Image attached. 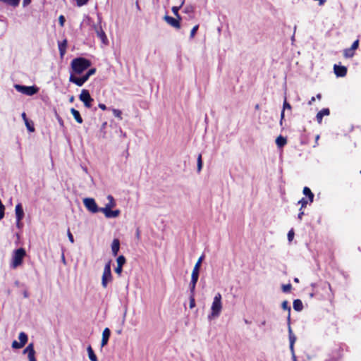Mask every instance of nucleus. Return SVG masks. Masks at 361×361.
<instances>
[{
    "label": "nucleus",
    "instance_id": "nucleus-38",
    "mask_svg": "<svg viewBox=\"0 0 361 361\" xmlns=\"http://www.w3.org/2000/svg\"><path fill=\"white\" fill-rule=\"evenodd\" d=\"M24 345H22L20 342H18L16 341H13L12 342V348L15 349H20L23 348Z\"/></svg>",
    "mask_w": 361,
    "mask_h": 361
},
{
    "label": "nucleus",
    "instance_id": "nucleus-12",
    "mask_svg": "<svg viewBox=\"0 0 361 361\" xmlns=\"http://www.w3.org/2000/svg\"><path fill=\"white\" fill-rule=\"evenodd\" d=\"M164 19L165 21L173 27L179 29L180 27V20L178 18H174L173 17L165 16Z\"/></svg>",
    "mask_w": 361,
    "mask_h": 361
},
{
    "label": "nucleus",
    "instance_id": "nucleus-31",
    "mask_svg": "<svg viewBox=\"0 0 361 361\" xmlns=\"http://www.w3.org/2000/svg\"><path fill=\"white\" fill-rule=\"evenodd\" d=\"M197 172H200L201 170H202V155L201 154H199L198 157H197Z\"/></svg>",
    "mask_w": 361,
    "mask_h": 361
},
{
    "label": "nucleus",
    "instance_id": "nucleus-20",
    "mask_svg": "<svg viewBox=\"0 0 361 361\" xmlns=\"http://www.w3.org/2000/svg\"><path fill=\"white\" fill-rule=\"evenodd\" d=\"M71 112L72 114V115L73 116L74 118L75 119V121L78 123H82V118L80 114V112L75 109L74 108H72L71 109Z\"/></svg>",
    "mask_w": 361,
    "mask_h": 361
},
{
    "label": "nucleus",
    "instance_id": "nucleus-15",
    "mask_svg": "<svg viewBox=\"0 0 361 361\" xmlns=\"http://www.w3.org/2000/svg\"><path fill=\"white\" fill-rule=\"evenodd\" d=\"M16 220L23 219L24 218V211L20 203H18L15 208Z\"/></svg>",
    "mask_w": 361,
    "mask_h": 361
},
{
    "label": "nucleus",
    "instance_id": "nucleus-28",
    "mask_svg": "<svg viewBox=\"0 0 361 361\" xmlns=\"http://www.w3.org/2000/svg\"><path fill=\"white\" fill-rule=\"evenodd\" d=\"M19 342L25 345L27 341V336L24 332H20L18 336Z\"/></svg>",
    "mask_w": 361,
    "mask_h": 361
},
{
    "label": "nucleus",
    "instance_id": "nucleus-53",
    "mask_svg": "<svg viewBox=\"0 0 361 361\" xmlns=\"http://www.w3.org/2000/svg\"><path fill=\"white\" fill-rule=\"evenodd\" d=\"M99 107L102 110H104H104H106V109H107V108H106V105H105V104H99Z\"/></svg>",
    "mask_w": 361,
    "mask_h": 361
},
{
    "label": "nucleus",
    "instance_id": "nucleus-11",
    "mask_svg": "<svg viewBox=\"0 0 361 361\" xmlns=\"http://www.w3.org/2000/svg\"><path fill=\"white\" fill-rule=\"evenodd\" d=\"M87 80V79L85 75H83L81 78H78L71 74L69 78L70 82L75 83L76 85L79 87H81Z\"/></svg>",
    "mask_w": 361,
    "mask_h": 361
},
{
    "label": "nucleus",
    "instance_id": "nucleus-9",
    "mask_svg": "<svg viewBox=\"0 0 361 361\" xmlns=\"http://www.w3.org/2000/svg\"><path fill=\"white\" fill-rule=\"evenodd\" d=\"M100 212L103 213L107 219L116 218L121 214L119 209L112 210L111 209L107 208H100Z\"/></svg>",
    "mask_w": 361,
    "mask_h": 361
},
{
    "label": "nucleus",
    "instance_id": "nucleus-22",
    "mask_svg": "<svg viewBox=\"0 0 361 361\" xmlns=\"http://www.w3.org/2000/svg\"><path fill=\"white\" fill-rule=\"evenodd\" d=\"M66 46H67V40L66 39H64L62 42L59 43V49L61 57H63V55L65 54Z\"/></svg>",
    "mask_w": 361,
    "mask_h": 361
},
{
    "label": "nucleus",
    "instance_id": "nucleus-56",
    "mask_svg": "<svg viewBox=\"0 0 361 361\" xmlns=\"http://www.w3.org/2000/svg\"><path fill=\"white\" fill-rule=\"evenodd\" d=\"M136 237L137 239H140V230L137 229L136 231Z\"/></svg>",
    "mask_w": 361,
    "mask_h": 361
},
{
    "label": "nucleus",
    "instance_id": "nucleus-1",
    "mask_svg": "<svg viewBox=\"0 0 361 361\" xmlns=\"http://www.w3.org/2000/svg\"><path fill=\"white\" fill-rule=\"evenodd\" d=\"M222 309V296L220 293H217L213 298V301L211 305V312L208 315V319L212 320L219 317Z\"/></svg>",
    "mask_w": 361,
    "mask_h": 361
},
{
    "label": "nucleus",
    "instance_id": "nucleus-59",
    "mask_svg": "<svg viewBox=\"0 0 361 361\" xmlns=\"http://www.w3.org/2000/svg\"><path fill=\"white\" fill-rule=\"evenodd\" d=\"M292 357H293V361H297V360H296V356H295V353H293V354H292Z\"/></svg>",
    "mask_w": 361,
    "mask_h": 361
},
{
    "label": "nucleus",
    "instance_id": "nucleus-54",
    "mask_svg": "<svg viewBox=\"0 0 361 361\" xmlns=\"http://www.w3.org/2000/svg\"><path fill=\"white\" fill-rule=\"evenodd\" d=\"M300 213L298 215V218L301 220L302 218V216L304 215V212L302 210H300Z\"/></svg>",
    "mask_w": 361,
    "mask_h": 361
},
{
    "label": "nucleus",
    "instance_id": "nucleus-3",
    "mask_svg": "<svg viewBox=\"0 0 361 361\" xmlns=\"http://www.w3.org/2000/svg\"><path fill=\"white\" fill-rule=\"evenodd\" d=\"M97 23L92 25V28L94 30L97 36L100 39L104 44H108V39L102 27V16L99 13L97 14Z\"/></svg>",
    "mask_w": 361,
    "mask_h": 361
},
{
    "label": "nucleus",
    "instance_id": "nucleus-51",
    "mask_svg": "<svg viewBox=\"0 0 361 361\" xmlns=\"http://www.w3.org/2000/svg\"><path fill=\"white\" fill-rule=\"evenodd\" d=\"M334 73L336 74V75L337 77H338V65L335 64L334 66Z\"/></svg>",
    "mask_w": 361,
    "mask_h": 361
},
{
    "label": "nucleus",
    "instance_id": "nucleus-40",
    "mask_svg": "<svg viewBox=\"0 0 361 361\" xmlns=\"http://www.w3.org/2000/svg\"><path fill=\"white\" fill-rule=\"evenodd\" d=\"M95 72H96V69H95V68H91V69H90V70L87 72V73H86L85 75H85V76L87 78V79L88 80V79H89V78H90L91 75H94V74L95 73Z\"/></svg>",
    "mask_w": 361,
    "mask_h": 361
},
{
    "label": "nucleus",
    "instance_id": "nucleus-64",
    "mask_svg": "<svg viewBox=\"0 0 361 361\" xmlns=\"http://www.w3.org/2000/svg\"><path fill=\"white\" fill-rule=\"evenodd\" d=\"M261 324L262 326H264L266 324V321L264 320V321L262 322Z\"/></svg>",
    "mask_w": 361,
    "mask_h": 361
},
{
    "label": "nucleus",
    "instance_id": "nucleus-33",
    "mask_svg": "<svg viewBox=\"0 0 361 361\" xmlns=\"http://www.w3.org/2000/svg\"><path fill=\"white\" fill-rule=\"evenodd\" d=\"M112 113L114 116H116V118H119L120 120L122 119V111L121 110L112 109Z\"/></svg>",
    "mask_w": 361,
    "mask_h": 361
},
{
    "label": "nucleus",
    "instance_id": "nucleus-29",
    "mask_svg": "<svg viewBox=\"0 0 361 361\" xmlns=\"http://www.w3.org/2000/svg\"><path fill=\"white\" fill-rule=\"evenodd\" d=\"M355 51L351 47L344 49L343 55L345 58H351L354 56Z\"/></svg>",
    "mask_w": 361,
    "mask_h": 361
},
{
    "label": "nucleus",
    "instance_id": "nucleus-60",
    "mask_svg": "<svg viewBox=\"0 0 361 361\" xmlns=\"http://www.w3.org/2000/svg\"><path fill=\"white\" fill-rule=\"evenodd\" d=\"M70 102H73L74 101V97L71 96L69 99Z\"/></svg>",
    "mask_w": 361,
    "mask_h": 361
},
{
    "label": "nucleus",
    "instance_id": "nucleus-2",
    "mask_svg": "<svg viewBox=\"0 0 361 361\" xmlns=\"http://www.w3.org/2000/svg\"><path fill=\"white\" fill-rule=\"evenodd\" d=\"M91 66L89 60L84 58H76L71 61L73 71L78 75L81 74L85 70Z\"/></svg>",
    "mask_w": 361,
    "mask_h": 361
},
{
    "label": "nucleus",
    "instance_id": "nucleus-42",
    "mask_svg": "<svg viewBox=\"0 0 361 361\" xmlns=\"http://www.w3.org/2000/svg\"><path fill=\"white\" fill-rule=\"evenodd\" d=\"M195 298H194V295H190V308H193L195 307Z\"/></svg>",
    "mask_w": 361,
    "mask_h": 361
},
{
    "label": "nucleus",
    "instance_id": "nucleus-16",
    "mask_svg": "<svg viewBox=\"0 0 361 361\" xmlns=\"http://www.w3.org/2000/svg\"><path fill=\"white\" fill-rule=\"evenodd\" d=\"M120 248V242L118 239H114L111 244V250L114 256H116Z\"/></svg>",
    "mask_w": 361,
    "mask_h": 361
},
{
    "label": "nucleus",
    "instance_id": "nucleus-47",
    "mask_svg": "<svg viewBox=\"0 0 361 361\" xmlns=\"http://www.w3.org/2000/svg\"><path fill=\"white\" fill-rule=\"evenodd\" d=\"M291 288V285L290 284H287V285H283V287H282V289H283V292H288L290 290Z\"/></svg>",
    "mask_w": 361,
    "mask_h": 361
},
{
    "label": "nucleus",
    "instance_id": "nucleus-6",
    "mask_svg": "<svg viewBox=\"0 0 361 361\" xmlns=\"http://www.w3.org/2000/svg\"><path fill=\"white\" fill-rule=\"evenodd\" d=\"M83 204L86 209L92 212V213H97L98 212H100V207H98L95 200L93 198L91 197H86L83 199Z\"/></svg>",
    "mask_w": 361,
    "mask_h": 361
},
{
    "label": "nucleus",
    "instance_id": "nucleus-41",
    "mask_svg": "<svg viewBox=\"0 0 361 361\" xmlns=\"http://www.w3.org/2000/svg\"><path fill=\"white\" fill-rule=\"evenodd\" d=\"M198 27H199V25H197L193 27V28L190 31V38H193L198 30Z\"/></svg>",
    "mask_w": 361,
    "mask_h": 361
},
{
    "label": "nucleus",
    "instance_id": "nucleus-50",
    "mask_svg": "<svg viewBox=\"0 0 361 361\" xmlns=\"http://www.w3.org/2000/svg\"><path fill=\"white\" fill-rule=\"evenodd\" d=\"M68 237L71 243H74V239L72 233L70 232V231H68Z\"/></svg>",
    "mask_w": 361,
    "mask_h": 361
},
{
    "label": "nucleus",
    "instance_id": "nucleus-34",
    "mask_svg": "<svg viewBox=\"0 0 361 361\" xmlns=\"http://www.w3.org/2000/svg\"><path fill=\"white\" fill-rule=\"evenodd\" d=\"M199 278V271L192 270L191 274V281L197 282Z\"/></svg>",
    "mask_w": 361,
    "mask_h": 361
},
{
    "label": "nucleus",
    "instance_id": "nucleus-25",
    "mask_svg": "<svg viewBox=\"0 0 361 361\" xmlns=\"http://www.w3.org/2000/svg\"><path fill=\"white\" fill-rule=\"evenodd\" d=\"M89 358L91 361H98L97 356L95 355L92 347L89 345L87 348Z\"/></svg>",
    "mask_w": 361,
    "mask_h": 361
},
{
    "label": "nucleus",
    "instance_id": "nucleus-55",
    "mask_svg": "<svg viewBox=\"0 0 361 361\" xmlns=\"http://www.w3.org/2000/svg\"><path fill=\"white\" fill-rule=\"evenodd\" d=\"M107 125L106 122H104L102 125L101 130H104L106 128V126Z\"/></svg>",
    "mask_w": 361,
    "mask_h": 361
},
{
    "label": "nucleus",
    "instance_id": "nucleus-61",
    "mask_svg": "<svg viewBox=\"0 0 361 361\" xmlns=\"http://www.w3.org/2000/svg\"><path fill=\"white\" fill-rule=\"evenodd\" d=\"M136 8L140 10V6H139V4H138V1H136Z\"/></svg>",
    "mask_w": 361,
    "mask_h": 361
},
{
    "label": "nucleus",
    "instance_id": "nucleus-18",
    "mask_svg": "<svg viewBox=\"0 0 361 361\" xmlns=\"http://www.w3.org/2000/svg\"><path fill=\"white\" fill-rule=\"evenodd\" d=\"M329 114V109H323L320 111H319L317 114V121L319 123H321L322 121V118L324 116H328Z\"/></svg>",
    "mask_w": 361,
    "mask_h": 361
},
{
    "label": "nucleus",
    "instance_id": "nucleus-58",
    "mask_svg": "<svg viewBox=\"0 0 361 361\" xmlns=\"http://www.w3.org/2000/svg\"><path fill=\"white\" fill-rule=\"evenodd\" d=\"M314 97H312L310 99V101L309 102V104H311L313 102H314Z\"/></svg>",
    "mask_w": 361,
    "mask_h": 361
},
{
    "label": "nucleus",
    "instance_id": "nucleus-36",
    "mask_svg": "<svg viewBox=\"0 0 361 361\" xmlns=\"http://www.w3.org/2000/svg\"><path fill=\"white\" fill-rule=\"evenodd\" d=\"M308 202L310 201L308 200H306L305 198H302L300 200H299L298 204H301L300 210H302V208L305 207L308 204Z\"/></svg>",
    "mask_w": 361,
    "mask_h": 361
},
{
    "label": "nucleus",
    "instance_id": "nucleus-39",
    "mask_svg": "<svg viewBox=\"0 0 361 361\" xmlns=\"http://www.w3.org/2000/svg\"><path fill=\"white\" fill-rule=\"evenodd\" d=\"M196 283H197L196 281H190V293L192 295H194Z\"/></svg>",
    "mask_w": 361,
    "mask_h": 361
},
{
    "label": "nucleus",
    "instance_id": "nucleus-5",
    "mask_svg": "<svg viewBox=\"0 0 361 361\" xmlns=\"http://www.w3.org/2000/svg\"><path fill=\"white\" fill-rule=\"evenodd\" d=\"M113 280L111 270V261L109 260L104 266L103 274L102 276V286L104 288L107 287L109 283Z\"/></svg>",
    "mask_w": 361,
    "mask_h": 361
},
{
    "label": "nucleus",
    "instance_id": "nucleus-4",
    "mask_svg": "<svg viewBox=\"0 0 361 361\" xmlns=\"http://www.w3.org/2000/svg\"><path fill=\"white\" fill-rule=\"evenodd\" d=\"M26 255L24 248H18L13 252L11 262V267L16 269L18 266L21 265L23 259Z\"/></svg>",
    "mask_w": 361,
    "mask_h": 361
},
{
    "label": "nucleus",
    "instance_id": "nucleus-43",
    "mask_svg": "<svg viewBox=\"0 0 361 361\" xmlns=\"http://www.w3.org/2000/svg\"><path fill=\"white\" fill-rule=\"evenodd\" d=\"M294 231L293 229L290 230L288 233V239L290 242H291L294 238Z\"/></svg>",
    "mask_w": 361,
    "mask_h": 361
},
{
    "label": "nucleus",
    "instance_id": "nucleus-45",
    "mask_svg": "<svg viewBox=\"0 0 361 361\" xmlns=\"http://www.w3.org/2000/svg\"><path fill=\"white\" fill-rule=\"evenodd\" d=\"M359 46V40H355L353 44L351 45V49H353L354 51L356 50L358 48Z\"/></svg>",
    "mask_w": 361,
    "mask_h": 361
},
{
    "label": "nucleus",
    "instance_id": "nucleus-52",
    "mask_svg": "<svg viewBox=\"0 0 361 361\" xmlns=\"http://www.w3.org/2000/svg\"><path fill=\"white\" fill-rule=\"evenodd\" d=\"M31 3V0H23V6L25 7Z\"/></svg>",
    "mask_w": 361,
    "mask_h": 361
},
{
    "label": "nucleus",
    "instance_id": "nucleus-7",
    "mask_svg": "<svg viewBox=\"0 0 361 361\" xmlns=\"http://www.w3.org/2000/svg\"><path fill=\"white\" fill-rule=\"evenodd\" d=\"M15 88L18 92L29 96H32L38 92V88L35 86H23L16 85Z\"/></svg>",
    "mask_w": 361,
    "mask_h": 361
},
{
    "label": "nucleus",
    "instance_id": "nucleus-10",
    "mask_svg": "<svg viewBox=\"0 0 361 361\" xmlns=\"http://www.w3.org/2000/svg\"><path fill=\"white\" fill-rule=\"evenodd\" d=\"M24 354H27L28 361H37L33 343H30L23 350Z\"/></svg>",
    "mask_w": 361,
    "mask_h": 361
},
{
    "label": "nucleus",
    "instance_id": "nucleus-37",
    "mask_svg": "<svg viewBox=\"0 0 361 361\" xmlns=\"http://www.w3.org/2000/svg\"><path fill=\"white\" fill-rule=\"evenodd\" d=\"M347 73V68L344 66L340 65V77H344Z\"/></svg>",
    "mask_w": 361,
    "mask_h": 361
},
{
    "label": "nucleus",
    "instance_id": "nucleus-62",
    "mask_svg": "<svg viewBox=\"0 0 361 361\" xmlns=\"http://www.w3.org/2000/svg\"><path fill=\"white\" fill-rule=\"evenodd\" d=\"M321 97H322V96H321V94H318L317 95V98L318 99H321Z\"/></svg>",
    "mask_w": 361,
    "mask_h": 361
},
{
    "label": "nucleus",
    "instance_id": "nucleus-44",
    "mask_svg": "<svg viewBox=\"0 0 361 361\" xmlns=\"http://www.w3.org/2000/svg\"><path fill=\"white\" fill-rule=\"evenodd\" d=\"M89 0H76L77 5L78 6H82L85 5Z\"/></svg>",
    "mask_w": 361,
    "mask_h": 361
},
{
    "label": "nucleus",
    "instance_id": "nucleus-57",
    "mask_svg": "<svg viewBox=\"0 0 361 361\" xmlns=\"http://www.w3.org/2000/svg\"><path fill=\"white\" fill-rule=\"evenodd\" d=\"M22 117H23V120L25 121V119H27L25 113L23 112L22 114Z\"/></svg>",
    "mask_w": 361,
    "mask_h": 361
},
{
    "label": "nucleus",
    "instance_id": "nucleus-23",
    "mask_svg": "<svg viewBox=\"0 0 361 361\" xmlns=\"http://www.w3.org/2000/svg\"><path fill=\"white\" fill-rule=\"evenodd\" d=\"M303 308L302 302L300 300L297 299L293 301V309L295 311H301Z\"/></svg>",
    "mask_w": 361,
    "mask_h": 361
},
{
    "label": "nucleus",
    "instance_id": "nucleus-13",
    "mask_svg": "<svg viewBox=\"0 0 361 361\" xmlns=\"http://www.w3.org/2000/svg\"><path fill=\"white\" fill-rule=\"evenodd\" d=\"M116 262H117V267L115 269V272L117 274L121 275V274L122 272V267L126 263V258H125V257L123 256V255H120L117 258Z\"/></svg>",
    "mask_w": 361,
    "mask_h": 361
},
{
    "label": "nucleus",
    "instance_id": "nucleus-21",
    "mask_svg": "<svg viewBox=\"0 0 361 361\" xmlns=\"http://www.w3.org/2000/svg\"><path fill=\"white\" fill-rule=\"evenodd\" d=\"M303 194L307 197L310 202H312L314 200V194L312 192L311 190L308 187H305L303 188Z\"/></svg>",
    "mask_w": 361,
    "mask_h": 361
},
{
    "label": "nucleus",
    "instance_id": "nucleus-32",
    "mask_svg": "<svg viewBox=\"0 0 361 361\" xmlns=\"http://www.w3.org/2000/svg\"><path fill=\"white\" fill-rule=\"evenodd\" d=\"M286 109H290L291 106H290V104L286 102V100H285L284 103H283V111L281 112V121L283 119V117H284V110Z\"/></svg>",
    "mask_w": 361,
    "mask_h": 361
},
{
    "label": "nucleus",
    "instance_id": "nucleus-14",
    "mask_svg": "<svg viewBox=\"0 0 361 361\" xmlns=\"http://www.w3.org/2000/svg\"><path fill=\"white\" fill-rule=\"evenodd\" d=\"M111 331L109 328H105L102 332V338L101 342L102 347L105 346L109 339Z\"/></svg>",
    "mask_w": 361,
    "mask_h": 361
},
{
    "label": "nucleus",
    "instance_id": "nucleus-26",
    "mask_svg": "<svg viewBox=\"0 0 361 361\" xmlns=\"http://www.w3.org/2000/svg\"><path fill=\"white\" fill-rule=\"evenodd\" d=\"M286 139L281 135H279L276 139V143L279 147H283L286 144Z\"/></svg>",
    "mask_w": 361,
    "mask_h": 361
},
{
    "label": "nucleus",
    "instance_id": "nucleus-35",
    "mask_svg": "<svg viewBox=\"0 0 361 361\" xmlns=\"http://www.w3.org/2000/svg\"><path fill=\"white\" fill-rule=\"evenodd\" d=\"M281 307L283 310H288V312L290 313V307L288 305V301L286 300H284L282 304H281ZM290 318V314L288 315V319Z\"/></svg>",
    "mask_w": 361,
    "mask_h": 361
},
{
    "label": "nucleus",
    "instance_id": "nucleus-19",
    "mask_svg": "<svg viewBox=\"0 0 361 361\" xmlns=\"http://www.w3.org/2000/svg\"><path fill=\"white\" fill-rule=\"evenodd\" d=\"M107 200H108V203H106L105 204V207L104 208L112 209L116 207V201L112 195H109L107 196Z\"/></svg>",
    "mask_w": 361,
    "mask_h": 361
},
{
    "label": "nucleus",
    "instance_id": "nucleus-24",
    "mask_svg": "<svg viewBox=\"0 0 361 361\" xmlns=\"http://www.w3.org/2000/svg\"><path fill=\"white\" fill-rule=\"evenodd\" d=\"M184 4V0H183L180 4L179 6H173L171 10H172V12L174 14V16L178 18L179 20L181 19L179 13H178V11L179 9L183 6V5Z\"/></svg>",
    "mask_w": 361,
    "mask_h": 361
},
{
    "label": "nucleus",
    "instance_id": "nucleus-27",
    "mask_svg": "<svg viewBox=\"0 0 361 361\" xmlns=\"http://www.w3.org/2000/svg\"><path fill=\"white\" fill-rule=\"evenodd\" d=\"M0 1L9 5V6H13V7H17L20 3V0H0Z\"/></svg>",
    "mask_w": 361,
    "mask_h": 361
},
{
    "label": "nucleus",
    "instance_id": "nucleus-49",
    "mask_svg": "<svg viewBox=\"0 0 361 361\" xmlns=\"http://www.w3.org/2000/svg\"><path fill=\"white\" fill-rule=\"evenodd\" d=\"M23 219L16 220V227L19 229L22 228L23 223L21 222Z\"/></svg>",
    "mask_w": 361,
    "mask_h": 361
},
{
    "label": "nucleus",
    "instance_id": "nucleus-48",
    "mask_svg": "<svg viewBox=\"0 0 361 361\" xmlns=\"http://www.w3.org/2000/svg\"><path fill=\"white\" fill-rule=\"evenodd\" d=\"M25 125L28 129L29 131L33 132L35 130L34 128L31 126L27 121V119H25Z\"/></svg>",
    "mask_w": 361,
    "mask_h": 361
},
{
    "label": "nucleus",
    "instance_id": "nucleus-17",
    "mask_svg": "<svg viewBox=\"0 0 361 361\" xmlns=\"http://www.w3.org/2000/svg\"><path fill=\"white\" fill-rule=\"evenodd\" d=\"M289 341H290V351H291L292 354H293V353H294V343H295V342L296 341V337L293 334L292 330H291L290 326H289Z\"/></svg>",
    "mask_w": 361,
    "mask_h": 361
},
{
    "label": "nucleus",
    "instance_id": "nucleus-46",
    "mask_svg": "<svg viewBox=\"0 0 361 361\" xmlns=\"http://www.w3.org/2000/svg\"><path fill=\"white\" fill-rule=\"evenodd\" d=\"M59 24L61 27H63L64 25V23H65V18L63 16H60L59 18Z\"/></svg>",
    "mask_w": 361,
    "mask_h": 361
},
{
    "label": "nucleus",
    "instance_id": "nucleus-8",
    "mask_svg": "<svg viewBox=\"0 0 361 361\" xmlns=\"http://www.w3.org/2000/svg\"><path fill=\"white\" fill-rule=\"evenodd\" d=\"M79 98H80V101H82L84 103V105L87 108L91 107L92 102L93 101V99L91 97L88 90H85V89L82 90L79 96Z\"/></svg>",
    "mask_w": 361,
    "mask_h": 361
},
{
    "label": "nucleus",
    "instance_id": "nucleus-63",
    "mask_svg": "<svg viewBox=\"0 0 361 361\" xmlns=\"http://www.w3.org/2000/svg\"><path fill=\"white\" fill-rule=\"evenodd\" d=\"M190 8L187 7V8H185V12H186V13H188V12H189V11H190Z\"/></svg>",
    "mask_w": 361,
    "mask_h": 361
},
{
    "label": "nucleus",
    "instance_id": "nucleus-30",
    "mask_svg": "<svg viewBox=\"0 0 361 361\" xmlns=\"http://www.w3.org/2000/svg\"><path fill=\"white\" fill-rule=\"evenodd\" d=\"M203 258H204V256H201L197 262H196V264H195V267L193 268L192 270L194 271H200V267H201V264H202V262L203 260Z\"/></svg>",
    "mask_w": 361,
    "mask_h": 361
}]
</instances>
